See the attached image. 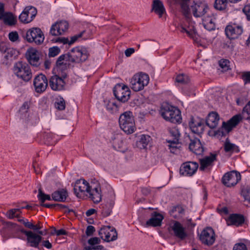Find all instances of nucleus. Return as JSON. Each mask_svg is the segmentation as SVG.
Masks as SVG:
<instances>
[{
    "mask_svg": "<svg viewBox=\"0 0 250 250\" xmlns=\"http://www.w3.org/2000/svg\"><path fill=\"white\" fill-rule=\"evenodd\" d=\"M224 146L226 152L232 153L237 149V146L234 144L230 143L228 139H227Z\"/></svg>",
    "mask_w": 250,
    "mask_h": 250,
    "instance_id": "obj_40",
    "label": "nucleus"
},
{
    "mask_svg": "<svg viewBox=\"0 0 250 250\" xmlns=\"http://www.w3.org/2000/svg\"><path fill=\"white\" fill-rule=\"evenodd\" d=\"M2 47H4L3 52L4 59L5 60L3 63L7 64L9 61H11L18 54V51L13 48L8 47L5 44L2 43Z\"/></svg>",
    "mask_w": 250,
    "mask_h": 250,
    "instance_id": "obj_28",
    "label": "nucleus"
},
{
    "mask_svg": "<svg viewBox=\"0 0 250 250\" xmlns=\"http://www.w3.org/2000/svg\"><path fill=\"white\" fill-rule=\"evenodd\" d=\"M17 212H19L20 213L21 212V209L20 208H12L10 209L9 210L7 211V212L6 213V217L10 219H13L16 217V213Z\"/></svg>",
    "mask_w": 250,
    "mask_h": 250,
    "instance_id": "obj_46",
    "label": "nucleus"
},
{
    "mask_svg": "<svg viewBox=\"0 0 250 250\" xmlns=\"http://www.w3.org/2000/svg\"><path fill=\"white\" fill-rule=\"evenodd\" d=\"M42 245L48 249H50L52 248V244L48 240L43 241Z\"/></svg>",
    "mask_w": 250,
    "mask_h": 250,
    "instance_id": "obj_62",
    "label": "nucleus"
},
{
    "mask_svg": "<svg viewBox=\"0 0 250 250\" xmlns=\"http://www.w3.org/2000/svg\"><path fill=\"white\" fill-rule=\"evenodd\" d=\"M227 0H216L214 3L215 9L222 10L226 8Z\"/></svg>",
    "mask_w": 250,
    "mask_h": 250,
    "instance_id": "obj_41",
    "label": "nucleus"
},
{
    "mask_svg": "<svg viewBox=\"0 0 250 250\" xmlns=\"http://www.w3.org/2000/svg\"><path fill=\"white\" fill-rule=\"evenodd\" d=\"M13 70L17 77L24 82H28L32 78L30 66L25 62H18L14 64Z\"/></svg>",
    "mask_w": 250,
    "mask_h": 250,
    "instance_id": "obj_5",
    "label": "nucleus"
},
{
    "mask_svg": "<svg viewBox=\"0 0 250 250\" xmlns=\"http://www.w3.org/2000/svg\"><path fill=\"white\" fill-rule=\"evenodd\" d=\"M24 225L25 227L30 229H34V225L30 222L28 221V220H26L25 222H24Z\"/></svg>",
    "mask_w": 250,
    "mask_h": 250,
    "instance_id": "obj_60",
    "label": "nucleus"
},
{
    "mask_svg": "<svg viewBox=\"0 0 250 250\" xmlns=\"http://www.w3.org/2000/svg\"><path fill=\"white\" fill-rule=\"evenodd\" d=\"M95 231V228L92 226H88L86 229V234L87 236H91Z\"/></svg>",
    "mask_w": 250,
    "mask_h": 250,
    "instance_id": "obj_56",
    "label": "nucleus"
},
{
    "mask_svg": "<svg viewBox=\"0 0 250 250\" xmlns=\"http://www.w3.org/2000/svg\"><path fill=\"white\" fill-rule=\"evenodd\" d=\"M25 37L28 42H34L37 45L42 43L44 40L42 31L38 27H33L28 30Z\"/></svg>",
    "mask_w": 250,
    "mask_h": 250,
    "instance_id": "obj_8",
    "label": "nucleus"
},
{
    "mask_svg": "<svg viewBox=\"0 0 250 250\" xmlns=\"http://www.w3.org/2000/svg\"><path fill=\"white\" fill-rule=\"evenodd\" d=\"M96 211V210L95 209L90 208L86 211L85 214L87 216H90V215L94 214Z\"/></svg>",
    "mask_w": 250,
    "mask_h": 250,
    "instance_id": "obj_64",
    "label": "nucleus"
},
{
    "mask_svg": "<svg viewBox=\"0 0 250 250\" xmlns=\"http://www.w3.org/2000/svg\"><path fill=\"white\" fill-rule=\"evenodd\" d=\"M69 61L71 62L79 63L86 60L89 56L87 49L84 47H76L72 49L67 53Z\"/></svg>",
    "mask_w": 250,
    "mask_h": 250,
    "instance_id": "obj_6",
    "label": "nucleus"
},
{
    "mask_svg": "<svg viewBox=\"0 0 250 250\" xmlns=\"http://www.w3.org/2000/svg\"><path fill=\"white\" fill-rule=\"evenodd\" d=\"M33 84L37 93L44 91L48 85L46 77L42 74L37 75L34 80Z\"/></svg>",
    "mask_w": 250,
    "mask_h": 250,
    "instance_id": "obj_18",
    "label": "nucleus"
},
{
    "mask_svg": "<svg viewBox=\"0 0 250 250\" xmlns=\"http://www.w3.org/2000/svg\"><path fill=\"white\" fill-rule=\"evenodd\" d=\"M170 135L173 137V140H178L180 137V132L178 128L176 127H172L169 129Z\"/></svg>",
    "mask_w": 250,
    "mask_h": 250,
    "instance_id": "obj_47",
    "label": "nucleus"
},
{
    "mask_svg": "<svg viewBox=\"0 0 250 250\" xmlns=\"http://www.w3.org/2000/svg\"><path fill=\"white\" fill-rule=\"evenodd\" d=\"M219 119V116L217 113L211 112L208 116L206 124L210 128H214L217 126Z\"/></svg>",
    "mask_w": 250,
    "mask_h": 250,
    "instance_id": "obj_33",
    "label": "nucleus"
},
{
    "mask_svg": "<svg viewBox=\"0 0 250 250\" xmlns=\"http://www.w3.org/2000/svg\"><path fill=\"white\" fill-rule=\"evenodd\" d=\"M106 107L108 110H109L111 112L116 110L118 108L116 104L114 103H107L106 104Z\"/></svg>",
    "mask_w": 250,
    "mask_h": 250,
    "instance_id": "obj_55",
    "label": "nucleus"
},
{
    "mask_svg": "<svg viewBox=\"0 0 250 250\" xmlns=\"http://www.w3.org/2000/svg\"><path fill=\"white\" fill-rule=\"evenodd\" d=\"M68 196V192L64 188L58 189L51 195L52 199L57 202H65Z\"/></svg>",
    "mask_w": 250,
    "mask_h": 250,
    "instance_id": "obj_32",
    "label": "nucleus"
},
{
    "mask_svg": "<svg viewBox=\"0 0 250 250\" xmlns=\"http://www.w3.org/2000/svg\"><path fill=\"white\" fill-rule=\"evenodd\" d=\"M241 179L240 174L236 171L226 173L222 178L223 184L228 187H231L237 184Z\"/></svg>",
    "mask_w": 250,
    "mask_h": 250,
    "instance_id": "obj_11",
    "label": "nucleus"
},
{
    "mask_svg": "<svg viewBox=\"0 0 250 250\" xmlns=\"http://www.w3.org/2000/svg\"><path fill=\"white\" fill-rule=\"evenodd\" d=\"M69 61V56L67 53L61 55L57 59L56 62V67L57 71L62 72V70H66L68 65Z\"/></svg>",
    "mask_w": 250,
    "mask_h": 250,
    "instance_id": "obj_25",
    "label": "nucleus"
},
{
    "mask_svg": "<svg viewBox=\"0 0 250 250\" xmlns=\"http://www.w3.org/2000/svg\"><path fill=\"white\" fill-rule=\"evenodd\" d=\"M121 128L127 134L134 132L135 125L133 114L130 111H126L121 114L119 120Z\"/></svg>",
    "mask_w": 250,
    "mask_h": 250,
    "instance_id": "obj_3",
    "label": "nucleus"
},
{
    "mask_svg": "<svg viewBox=\"0 0 250 250\" xmlns=\"http://www.w3.org/2000/svg\"><path fill=\"white\" fill-rule=\"evenodd\" d=\"M242 78L245 84L250 83V71L244 72L242 75Z\"/></svg>",
    "mask_w": 250,
    "mask_h": 250,
    "instance_id": "obj_53",
    "label": "nucleus"
},
{
    "mask_svg": "<svg viewBox=\"0 0 250 250\" xmlns=\"http://www.w3.org/2000/svg\"><path fill=\"white\" fill-rule=\"evenodd\" d=\"M199 165L196 162H187L181 166L180 172L185 176H192L196 171Z\"/></svg>",
    "mask_w": 250,
    "mask_h": 250,
    "instance_id": "obj_17",
    "label": "nucleus"
},
{
    "mask_svg": "<svg viewBox=\"0 0 250 250\" xmlns=\"http://www.w3.org/2000/svg\"><path fill=\"white\" fill-rule=\"evenodd\" d=\"M160 113L166 121L172 123H181L182 118L180 110L176 107L168 104H164L161 107Z\"/></svg>",
    "mask_w": 250,
    "mask_h": 250,
    "instance_id": "obj_2",
    "label": "nucleus"
},
{
    "mask_svg": "<svg viewBox=\"0 0 250 250\" xmlns=\"http://www.w3.org/2000/svg\"><path fill=\"white\" fill-rule=\"evenodd\" d=\"M189 125L192 132L194 133L200 134L204 131V122L200 118H191L189 123Z\"/></svg>",
    "mask_w": 250,
    "mask_h": 250,
    "instance_id": "obj_22",
    "label": "nucleus"
},
{
    "mask_svg": "<svg viewBox=\"0 0 250 250\" xmlns=\"http://www.w3.org/2000/svg\"><path fill=\"white\" fill-rule=\"evenodd\" d=\"M4 225L7 229L15 228L17 226V224L11 222H6L4 223Z\"/></svg>",
    "mask_w": 250,
    "mask_h": 250,
    "instance_id": "obj_58",
    "label": "nucleus"
},
{
    "mask_svg": "<svg viewBox=\"0 0 250 250\" xmlns=\"http://www.w3.org/2000/svg\"><path fill=\"white\" fill-rule=\"evenodd\" d=\"M57 208L60 210L64 211L65 208H66V206L60 204H55V207Z\"/></svg>",
    "mask_w": 250,
    "mask_h": 250,
    "instance_id": "obj_63",
    "label": "nucleus"
},
{
    "mask_svg": "<svg viewBox=\"0 0 250 250\" xmlns=\"http://www.w3.org/2000/svg\"><path fill=\"white\" fill-rule=\"evenodd\" d=\"M36 14L37 10L35 8L32 6H27L24 8L19 16V20L21 22L29 23L35 17Z\"/></svg>",
    "mask_w": 250,
    "mask_h": 250,
    "instance_id": "obj_15",
    "label": "nucleus"
},
{
    "mask_svg": "<svg viewBox=\"0 0 250 250\" xmlns=\"http://www.w3.org/2000/svg\"><path fill=\"white\" fill-rule=\"evenodd\" d=\"M8 37L11 42H15L18 40L19 35L16 31L11 32L9 33Z\"/></svg>",
    "mask_w": 250,
    "mask_h": 250,
    "instance_id": "obj_51",
    "label": "nucleus"
},
{
    "mask_svg": "<svg viewBox=\"0 0 250 250\" xmlns=\"http://www.w3.org/2000/svg\"><path fill=\"white\" fill-rule=\"evenodd\" d=\"M38 197L39 200L41 202V204L43 203L45 200L50 201L51 200L50 196L44 193L41 188L39 189Z\"/></svg>",
    "mask_w": 250,
    "mask_h": 250,
    "instance_id": "obj_42",
    "label": "nucleus"
},
{
    "mask_svg": "<svg viewBox=\"0 0 250 250\" xmlns=\"http://www.w3.org/2000/svg\"><path fill=\"white\" fill-rule=\"evenodd\" d=\"M26 58L31 65L36 67L40 65L39 54L36 49H28L26 53Z\"/></svg>",
    "mask_w": 250,
    "mask_h": 250,
    "instance_id": "obj_23",
    "label": "nucleus"
},
{
    "mask_svg": "<svg viewBox=\"0 0 250 250\" xmlns=\"http://www.w3.org/2000/svg\"><path fill=\"white\" fill-rule=\"evenodd\" d=\"M242 195L245 200L250 203V187H247L242 190Z\"/></svg>",
    "mask_w": 250,
    "mask_h": 250,
    "instance_id": "obj_48",
    "label": "nucleus"
},
{
    "mask_svg": "<svg viewBox=\"0 0 250 250\" xmlns=\"http://www.w3.org/2000/svg\"><path fill=\"white\" fill-rule=\"evenodd\" d=\"M42 240V236L32 231L26 236L27 245L35 248H39V244Z\"/></svg>",
    "mask_w": 250,
    "mask_h": 250,
    "instance_id": "obj_27",
    "label": "nucleus"
},
{
    "mask_svg": "<svg viewBox=\"0 0 250 250\" xmlns=\"http://www.w3.org/2000/svg\"><path fill=\"white\" fill-rule=\"evenodd\" d=\"M242 119V117L240 114L235 115L227 122H224L222 127L227 132H229L240 123Z\"/></svg>",
    "mask_w": 250,
    "mask_h": 250,
    "instance_id": "obj_26",
    "label": "nucleus"
},
{
    "mask_svg": "<svg viewBox=\"0 0 250 250\" xmlns=\"http://www.w3.org/2000/svg\"><path fill=\"white\" fill-rule=\"evenodd\" d=\"M202 23L204 28L208 31L215 28V17L210 11L202 17Z\"/></svg>",
    "mask_w": 250,
    "mask_h": 250,
    "instance_id": "obj_20",
    "label": "nucleus"
},
{
    "mask_svg": "<svg viewBox=\"0 0 250 250\" xmlns=\"http://www.w3.org/2000/svg\"><path fill=\"white\" fill-rule=\"evenodd\" d=\"M30 105V102L26 101V102H24L20 109V112L21 114L27 113L29 108Z\"/></svg>",
    "mask_w": 250,
    "mask_h": 250,
    "instance_id": "obj_50",
    "label": "nucleus"
},
{
    "mask_svg": "<svg viewBox=\"0 0 250 250\" xmlns=\"http://www.w3.org/2000/svg\"><path fill=\"white\" fill-rule=\"evenodd\" d=\"M66 76L65 73H62L61 77L57 75L52 76L49 80V85L51 88L55 91L62 90L65 85L64 79L66 77Z\"/></svg>",
    "mask_w": 250,
    "mask_h": 250,
    "instance_id": "obj_14",
    "label": "nucleus"
},
{
    "mask_svg": "<svg viewBox=\"0 0 250 250\" xmlns=\"http://www.w3.org/2000/svg\"><path fill=\"white\" fill-rule=\"evenodd\" d=\"M150 140V137L147 135H142L140 136L139 140L136 142L137 147L140 149L146 148Z\"/></svg>",
    "mask_w": 250,
    "mask_h": 250,
    "instance_id": "obj_36",
    "label": "nucleus"
},
{
    "mask_svg": "<svg viewBox=\"0 0 250 250\" xmlns=\"http://www.w3.org/2000/svg\"><path fill=\"white\" fill-rule=\"evenodd\" d=\"M60 52V48L58 46L50 47L48 50V56L49 57H54L57 56Z\"/></svg>",
    "mask_w": 250,
    "mask_h": 250,
    "instance_id": "obj_44",
    "label": "nucleus"
},
{
    "mask_svg": "<svg viewBox=\"0 0 250 250\" xmlns=\"http://www.w3.org/2000/svg\"><path fill=\"white\" fill-rule=\"evenodd\" d=\"M199 238L202 244L211 246L215 241V234L211 228L207 227L202 231Z\"/></svg>",
    "mask_w": 250,
    "mask_h": 250,
    "instance_id": "obj_10",
    "label": "nucleus"
},
{
    "mask_svg": "<svg viewBox=\"0 0 250 250\" xmlns=\"http://www.w3.org/2000/svg\"><path fill=\"white\" fill-rule=\"evenodd\" d=\"M151 11L162 18L163 15L166 13V9L163 2L160 0H153L152 4Z\"/></svg>",
    "mask_w": 250,
    "mask_h": 250,
    "instance_id": "obj_31",
    "label": "nucleus"
},
{
    "mask_svg": "<svg viewBox=\"0 0 250 250\" xmlns=\"http://www.w3.org/2000/svg\"><path fill=\"white\" fill-rule=\"evenodd\" d=\"M135 50L133 48H129L125 50V55L126 57L130 56L133 53H134Z\"/></svg>",
    "mask_w": 250,
    "mask_h": 250,
    "instance_id": "obj_59",
    "label": "nucleus"
},
{
    "mask_svg": "<svg viewBox=\"0 0 250 250\" xmlns=\"http://www.w3.org/2000/svg\"><path fill=\"white\" fill-rule=\"evenodd\" d=\"M88 35H86V31L84 30L81 33L71 37L70 41H69L68 38L61 37L58 38L56 40V42L62 43L63 44L68 43L70 45L74 43L79 38H82L83 40H86L88 39Z\"/></svg>",
    "mask_w": 250,
    "mask_h": 250,
    "instance_id": "obj_24",
    "label": "nucleus"
},
{
    "mask_svg": "<svg viewBox=\"0 0 250 250\" xmlns=\"http://www.w3.org/2000/svg\"><path fill=\"white\" fill-rule=\"evenodd\" d=\"M74 191L78 197L88 196L94 203L100 202L102 199L101 189L99 186L89 185L84 179L77 181L75 184Z\"/></svg>",
    "mask_w": 250,
    "mask_h": 250,
    "instance_id": "obj_1",
    "label": "nucleus"
},
{
    "mask_svg": "<svg viewBox=\"0 0 250 250\" xmlns=\"http://www.w3.org/2000/svg\"><path fill=\"white\" fill-rule=\"evenodd\" d=\"M217 210L221 214H227L229 213L228 209L226 207H223L221 208H218Z\"/></svg>",
    "mask_w": 250,
    "mask_h": 250,
    "instance_id": "obj_61",
    "label": "nucleus"
},
{
    "mask_svg": "<svg viewBox=\"0 0 250 250\" xmlns=\"http://www.w3.org/2000/svg\"><path fill=\"white\" fill-rule=\"evenodd\" d=\"M243 11L247 16V18L250 20V5H246L244 7Z\"/></svg>",
    "mask_w": 250,
    "mask_h": 250,
    "instance_id": "obj_57",
    "label": "nucleus"
},
{
    "mask_svg": "<svg viewBox=\"0 0 250 250\" xmlns=\"http://www.w3.org/2000/svg\"><path fill=\"white\" fill-rule=\"evenodd\" d=\"M149 76L142 72L138 73L133 75L130 79V86L134 91L143 90L149 83Z\"/></svg>",
    "mask_w": 250,
    "mask_h": 250,
    "instance_id": "obj_4",
    "label": "nucleus"
},
{
    "mask_svg": "<svg viewBox=\"0 0 250 250\" xmlns=\"http://www.w3.org/2000/svg\"><path fill=\"white\" fill-rule=\"evenodd\" d=\"M217 154L210 153L209 156H205L200 159V166L199 169L201 171H209L216 160Z\"/></svg>",
    "mask_w": 250,
    "mask_h": 250,
    "instance_id": "obj_16",
    "label": "nucleus"
},
{
    "mask_svg": "<svg viewBox=\"0 0 250 250\" xmlns=\"http://www.w3.org/2000/svg\"><path fill=\"white\" fill-rule=\"evenodd\" d=\"M100 242V239L98 237L91 238L88 240L89 246L85 247L83 250H105L103 246L98 245Z\"/></svg>",
    "mask_w": 250,
    "mask_h": 250,
    "instance_id": "obj_30",
    "label": "nucleus"
},
{
    "mask_svg": "<svg viewBox=\"0 0 250 250\" xmlns=\"http://www.w3.org/2000/svg\"><path fill=\"white\" fill-rule=\"evenodd\" d=\"M189 79L188 77L183 74H179L176 78V82L186 84L188 83Z\"/></svg>",
    "mask_w": 250,
    "mask_h": 250,
    "instance_id": "obj_43",
    "label": "nucleus"
},
{
    "mask_svg": "<svg viewBox=\"0 0 250 250\" xmlns=\"http://www.w3.org/2000/svg\"><path fill=\"white\" fill-rule=\"evenodd\" d=\"M55 107L60 110H64L65 107L64 100L62 98H61L60 100L55 103Z\"/></svg>",
    "mask_w": 250,
    "mask_h": 250,
    "instance_id": "obj_49",
    "label": "nucleus"
},
{
    "mask_svg": "<svg viewBox=\"0 0 250 250\" xmlns=\"http://www.w3.org/2000/svg\"><path fill=\"white\" fill-rule=\"evenodd\" d=\"M243 117L247 120H250V101L244 107L242 112Z\"/></svg>",
    "mask_w": 250,
    "mask_h": 250,
    "instance_id": "obj_45",
    "label": "nucleus"
},
{
    "mask_svg": "<svg viewBox=\"0 0 250 250\" xmlns=\"http://www.w3.org/2000/svg\"><path fill=\"white\" fill-rule=\"evenodd\" d=\"M101 238L106 242L113 241L117 238V232L116 229L110 226H105L101 228L99 231Z\"/></svg>",
    "mask_w": 250,
    "mask_h": 250,
    "instance_id": "obj_13",
    "label": "nucleus"
},
{
    "mask_svg": "<svg viewBox=\"0 0 250 250\" xmlns=\"http://www.w3.org/2000/svg\"><path fill=\"white\" fill-rule=\"evenodd\" d=\"M189 149L197 155H201L204 151V147L199 139L195 138L190 140Z\"/></svg>",
    "mask_w": 250,
    "mask_h": 250,
    "instance_id": "obj_29",
    "label": "nucleus"
},
{
    "mask_svg": "<svg viewBox=\"0 0 250 250\" xmlns=\"http://www.w3.org/2000/svg\"><path fill=\"white\" fill-rule=\"evenodd\" d=\"M116 98L122 102H127L130 96V90L128 87L122 84H117L113 90Z\"/></svg>",
    "mask_w": 250,
    "mask_h": 250,
    "instance_id": "obj_9",
    "label": "nucleus"
},
{
    "mask_svg": "<svg viewBox=\"0 0 250 250\" xmlns=\"http://www.w3.org/2000/svg\"><path fill=\"white\" fill-rule=\"evenodd\" d=\"M227 36L230 39L237 38L243 33V28L241 26L236 24L228 25L225 29Z\"/></svg>",
    "mask_w": 250,
    "mask_h": 250,
    "instance_id": "obj_19",
    "label": "nucleus"
},
{
    "mask_svg": "<svg viewBox=\"0 0 250 250\" xmlns=\"http://www.w3.org/2000/svg\"><path fill=\"white\" fill-rule=\"evenodd\" d=\"M69 24L66 21H60L53 24L50 28L49 34L58 36L63 34L68 29Z\"/></svg>",
    "mask_w": 250,
    "mask_h": 250,
    "instance_id": "obj_12",
    "label": "nucleus"
},
{
    "mask_svg": "<svg viewBox=\"0 0 250 250\" xmlns=\"http://www.w3.org/2000/svg\"><path fill=\"white\" fill-rule=\"evenodd\" d=\"M0 20H2L5 24L9 25H15L17 22L16 17L11 13H5Z\"/></svg>",
    "mask_w": 250,
    "mask_h": 250,
    "instance_id": "obj_38",
    "label": "nucleus"
},
{
    "mask_svg": "<svg viewBox=\"0 0 250 250\" xmlns=\"http://www.w3.org/2000/svg\"><path fill=\"white\" fill-rule=\"evenodd\" d=\"M244 221L245 219L243 215L237 214H232L230 215L227 220V223L228 225L238 226L243 224Z\"/></svg>",
    "mask_w": 250,
    "mask_h": 250,
    "instance_id": "obj_34",
    "label": "nucleus"
},
{
    "mask_svg": "<svg viewBox=\"0 0 250 250\" xmlns=\"http://www.w3.org/2000/svg\"><path fill=\"white\" fill-rule=\"evenodd\" d=\"M233 250H248L246 245L244 243H240L236 244L234 245Z\"/></svg>",
    "mask_w": 250,
    "mask_h": 250,
    "instance_id": "obj_54",
    "label": "nucleus"
},
{
    "mask_svg": "<svg viewBox=\"0 0 250 250\" xmlns=\"http://www.w3.org/2000/svg\"><path fill=\"white\" fill-rule=\"evenodd\" d=\"M219 65L221 68L224 69L225 70H228L229 67V61L227 60H221L219 62Z\"/></svg>",
    "mask_w": 250,
    "mask_h": 250,
    "instance_id": "obj_52",
    "label": "nucleus"
},
{
    "mask_svg": "<svg viewBox=\"0 0 250 250\" xmlns=\"http://www.w3.org/2000/svg\"><path fill=\"white\" fill-rule=\"evenodd\" d=\"M168 144L167 146L170 151L173 153H176L179 150L181 147V144L178 140H167Z\"/></svg>",
    "mask_w": 250,
    "mask_h": 250,
    "instance_id": "obj_37",
    "label": "nucleus"
},
{
    "mask_svg": "<svg viewBox=\"0 0 250 250\" xmlns=\"http://www.w3.org/2000/svg\"><path fill=\"white\" fill-rule=\"evenodd\" d=\"M171 228L174 235L181 240H184L188 236L186 229L179 222L175 221Z\"/></svg>",
    "mask_w": 250,
    "mask_h": 250,
    "instance_id": "obj_21",
    "label": "nucleus"
},
{
    "mask_svg": "<svg viewBox=\"0 0 250 250\" xmlns=\"http://www.w3.org/2000/svg\"><path fill=\"white\" fill-rule=\"evenodd\" d=\"M190 11L195 18H202L210 11L207 3L202 1H193L189 8V15L186 18H189Z\"/></svg>",
    "mask_w": 250,
    "mask_h": 250,
    "instance_id": "obj_7",
    "label": "nucleus"
},
{
    "mask_svg": "<svg viewBox=\"0 0 250 250\" xmlns=\"http://www.w3.org/2000/svg\"><path fill=\"white\" fill-rule=\"evenodd\" d=\"M182 32H186L190 37L196 41L198 39V35L194 26L188 27V29L185 27H182L181 29Z\"/></svg>",
    "mask_w": 250,
    "mask_h": 250,
    "instance_id": "obj_39",
    "label": "nucleus"
},
{
    "mask_svg": "<svg viewBox=\"0 0 250 250\" xmlns=\"http://www.w3.org/2000/svg\"><path fill=\"white\" fill-rule=\"evenodd\" d=\"M163 219V216L160 213H155L146 222V226L157 227L161 225Z\"/></svg>",
    "mask_w": 250,
    "mask_h": 250,
    "instance_id": "obj_35",
    "label": "nucleus"
}]
</instances>
